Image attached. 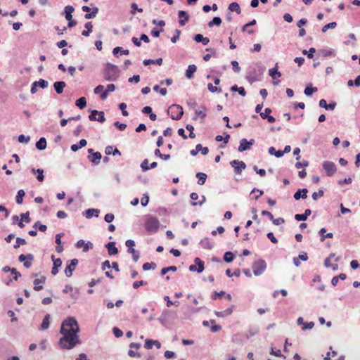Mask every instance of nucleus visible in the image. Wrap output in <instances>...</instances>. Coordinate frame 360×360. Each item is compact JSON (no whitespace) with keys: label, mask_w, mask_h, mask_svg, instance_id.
<instances>
[{"label":"nucleus","mask_w":360,"mask_h":360,"mask_svg":"<svg viewBox=\"0 0 360 360\" xmlns=\"http://www.w3.org/2000/svg\"><path fill=\"white\" fill-rule=\"evenodd\" d=\"M112 332L114 335L117 338H121L123 335V332L118 328L114 327L112 328Z\"/></svg>","instance_id":"61"},{"label":"nucleus","mask_w":360,"mask_h":360,"mask_svg":"<svg viewBox=\"0 0 360 360\" xmlns=\"http://www.w3.org/2000/svg\"><path fill=\"white\" fill-rule=\"evenodd\" d=\"M114 126L116 127L120 131H124L126 129V127H127V124H126L120 123L118 121H116L114 123Z\"/></svg>","instance_id":"64"},{"label":"nucleus","mask_w":360,"mask_h":360,"mask_svg":"<svg viewBox=\"0 0 360 360\" xmlns=\"http://www.w3.org/2000/svg\"><path fill=\"white\" fill-rule=\"evenodd\" d=\"M266 269V263L264 259H258L252 264V270L255 276L262 274Z\"/></svg>","instance_id":"6"},{"label":"nucleus","mask_w":360,"mask_h":360,"mask_svg":"<svg viewBox=\"0 0 360 360\" xmlns=\"http://www.w3.org/2000/svg\"><path fill=\"white\" fill-rule=\"evenodd\" d=\"M51 259L53 262V266L59 268L62 265V260L60 258L56 259L54 255H51Z\"/></svg>","instance_id":"55"},{"label":"nucleus","mask_w":360,"mask_h":360,"mask_svg":"<svg viewBox=\"0 0 360 360\" xmlns=\"http://www.w3.org/2000/svg\"><path fill=\"white\" fill-rule=\"evenodd\" d=\"M82 10L84 11V12H86V13L84 15V18L86 19H91V18H94L96 16V15L98 14V7H94L92 8V11L91 12V8L90 7L87 6H83L82 7Z\"/></svg>","instance_id":"10"},{"label":"nucleus","mask_w":360,"mask_h":360,"mask_svg":"<svg viewBox=\"0 0 360 360\" xmlns=\"http://www.w3.org/2000/svg\"><path fill=\"white\" fill-rule=\"evenodd\" d=\"M176 270H177V268L175 266H170L168 267H165V268L162 269V270H161V275L164 276L169 271H176Z\"/></svg>","instance_id":"48"},{"label":"nucleus","mask_w":360,"mask_h":360,"mask_svg":"<svg viewBox=\"0 0 360 360\" xmlns=\"http://www.w3.org/2000/svg\"><path fill=\"white\" fill-rule=\"evenodd\" d=\"M176 318L177 312L176 311L165 309L162 311L158 320L163 326H167L170 322L174 321Z\"/></svg>","instance_id":"3"},{"label":"nucleus","mask_w":360,"mask_h":360,"mask_svg":"<svg viewBox=\"0 0 360 360\" xmlns=\"http://www.w3.org/2000/svg\"><path fill=\"white\" fill-rule=\"evenodd\" d=\"M264 70H265V68L264 66L259 65L258 66V72L259 73L257 74L256 70L250 72L248 75L247 76V79L251 84L255 82L259 81V76L262 75Z\"/></svg>","instance_id":"7"},{"label":"nucleus","mask_w":360,"mask_h":360,"mask_svg":"<svg viewBox=\"0 0 360 360\" xmlns=\"http://www.w3.org/2000/svg\"><path fill=\"white\" fill-rule=\"evenodd\" d=\"M20 217H21V220L25 221L26 223H30L31 221L29 212H27L26 213L21 214Z\"/></svg>","instance_id":"59"},{"label":"nucleus","mask_w":360,"mask_h":360,"mask_svg":"<svg viewBox=\"0 0 360 360\" xmlns=\"http://www.w3.org/2000/svg\"><path fill=\"white\" fill-rule=\"evenodd\" d=\"M75 11V8L72 6H66L64 8V14L65 19L71 20L72 18V13Z\"/></svg>","instance_id":"21"},{"label":"nucleus","mask_w":360,"mask_h":360,"mask_svg":"<svg viewBox=\"0 0 360 360\" xmlns=\"http://www.w3.org/2000/svg\"><path fill=\"white\" fill-rule=\"evenodd\" d=\"M269 74L273 79H276V77H280L281 76V73L277 70L276 67L270 69L269 70Z\"/></svg>","instance_id":"43"},{"label":"nucleus","mask_w":360,"mask_h":360,"mask_svg":"<svg viewBox=\"0 0 360 360\" xmlns=\"http://www.w3.org/2000/svg\"><path fill=\"white\" fill-rule=\"evenodd\" d=\"M36 174L37 180L42 182L44 179V170L42 169H37Z\"/></svg>","instance_id":"54"},{"label":"nucleus","mask_w":360,"mask_h":360,"mask_svg":"<svg viewBox=\"0 0 360 360\" xmlns=\"http://www.w3.org/2000/svg\"><path fill=\"white\" fill-rule=\"evenodd\" d=\"M120 71L117 65L108 63L104 70V77L108 81H115L118 78Z\"/></svg>","instance_id":"2"},{"label":"nucleus","mask_w":360,"mask_h":360,"mask_svg":"<svg viewBox=\"0 0 360 360\" xmlns=\"http://www.w3.org/2000/svg\"><path fill=\"white\" fill-rule=\"evenodd\" d=\"M255 143L254 139H250L248 141L246 139H242L240 141V145L238 147L239 152H243L251 148V146Z\"/></svg>","instance_id":"11"},{"label":"nucleus","mask_w":360,"mask_h":360,"mask_svg":"<svg viewBox=\"0 0 360 360\" xmlns=\"http://www.w3.org/2000/svg\"><path fill=\"white\" fill-rule=\"evenodd\" d=\"M30 140V137L29 136H25L23 134H21L18 136V141L20 143H27Z\"/></svg>","instance_id":"56"},{"label":"nucleus","mask_w":360,"mask_h":360,"mask_svg":"<svg viewBox=\"0 0 360 360\" xmlns=\"http://www.w3.org/2000/svg\"><path fill=\"white\" fill-rule=\"evenodd\" d=\"M229 9L231 11H235L238 14H240V12H241V10H240V6L238 3L236 2H233L231 4H229Z\"/></svg>","instance_id":"36"},{"label":"nucleus","mask_w":360,"mask_h":360,"mask_svg":"<svg viewBox=\"0 0 360 360\" xmlns=\"http://www.w3.org/2000/svg\"><path fill=\"white\" fill-rule=\"evenodd\" d=\"M337 26V23L335 22H332L330 23H328L325 25L323 27L321 31L323 32H326L328 29H333Z\"/></svg>","instance_id":"51"},{"label":"nucleus","mask_w":360,"mask_h":360,"mask_svg":"<svg viewBox=\"0 0 360 360\" xmlns=\"http://www.w3.org/2000/svg\"><path fill=\"white\" fill-rule=\"evenodd\" d=\"M82 247H84L83 251L87 252L90 248L91 249L93 248V244L91 242L85 243L84 240H79L76 243V248H81Z\"/></svg>","instance_id":"15"},{"label":"nucleus","mask_w":360,"mask_h":360,"mask_svg":"<svg viewBox=\"0 0 360 360\" xmlns=\"http://www.w3.org/2000/svg\"><path fill=\"white\" fill-rule=\"evenodd\" d=\"M308 190L307 188L298 189L294 194L293 197L296 200L300 198L305 199L307 197Z\"/></svg>","instance_id":"17"},{"label":"nucleus","mask_w":360,"mask_h":360,"mask_svg":"<svg viewBox=\"0 0 360 360\" xmlns=\"http://www.w3.org/2000/svg\"><path fill=\"white\" fill-rule=\"evenodd\" d=\"M167 112L170 115L171 118L174 120H180L184 115L182 107L177 104L169 106Z\"/></svg>","instance_id":"5"},{"label":"nucleus","mask_w":360,"mask_h":360,"mask_svg":"<svg viewBox=\"0 0 360 360\" xmlns=\"http://www.w3.org/2000/svg\"><path fill=\"white\" fill-rule=\"evenodd\" d=\"M335 256V253H331L330 254V255L326 258L325 261H324V266L326 267V268H329L331 266V263H330V259L332 258H333Z\"/></svg>","instance_id":"53"},{"label":"nucleus","mask_w":360,"mask_h":360,"mask_svg":"<svg viewBox=\"0 0 360 360\" xmlns=\"http://www.w3.org/2000/svg\"><path fill=\"white\" fill-rule=\"evenodd\" d=\"M194 262L195 264V266H197V272L198 273H202L204 271L205 266H204V262L201 260L199 257H195L194 259Z\"/></svg>","instance_id":"26"},{"label":"nucleus","mask_w":360,"mask_h":360,"mask_svg":"<svg viewBox=\"0 0 360 360\" xmlns=\"http://www.w3.org/2000/svg\"><path fill=\"white\" fill-rule=\"evenodd\" d=\"M76 106H77L80 109H83L86 105V100L84 97H80L75 102Z\"/></svg>","instance_id":"35"},{"label":"nucleus","mask_w":360,"mask_h":360,"mask_svg":"<svg viewBox=\"0 0 360 360\" xmlns=\"http://www.w3.org/2000/svg\"><path fill=\"white\" fill-rule=\"evenodd\" d=\"M311 211L310 209H307L303 214H296L295 215V219L297 221H305L307 219L308 217L311 214Z\"/></svg>","instance_id":"20"},{"label":"nucleus","mask_w":360,"mask_h":360,"mask_svg":"<svg viewBox=\"0 0 360 360\" xmlns=\"http://www.w3.org/2000/svg\"><path fill=\"white\" fill-rule=\"evenodd\" d=\"M200 245L205 249L211 250L213 248V245L210 242L208 238H205L200 240Z\"/></svg>","instance_id":"30"},{"label":"nucleus","mask_w":360,"mask_h":360,"mask_svg":"<svg viewBox=\"0 0 360 360\" xmlns=\"http://www.w3.org/2000/svg\"><path fill=\"white\" fill-rule=\"evenodd\" d=\"M221 23V19L219 17H214L213 18L212 20L208 22V26L210 27H212L214 25L219 26Z\"/></svg>","instance_id":"45"},{"label":"nucleus","mask_w":360,"mask_h":360,"mask_svg":"<svg viewBox=\"0 0 360 360\" xmlns=\"http://www.w3.org/2000/svg\"><path fill=\"white\" fill-rule=\"evenodd\" d=\"M78 262L79 261L77 259H72L70 260V264L67 265L65 269V274L68 277H70L72 275V272L78 264Z\"/></svg>","instance_id":"13"},{"label":"nucleus","mask_w":360,"mask_h":360,"mask_svg":"<svg viewBox=\"0 0 360 360\" xmlns=\"http://www.w3.org/2000/svg\"><path fill=\"white\" fill-rule=\"evenodd\" d=\"M98 213H99V210H98L90 208V209H87L85 211L84 215H85V217L86 218L90 219L94 215H95L96 217H98Z\"/></svg>","instance_id":"25"},{"label":"nucleus","mask_w":360,"mask_h":360,"mask_svg":"<svg viewBox=\"0 0 360 360\" xmlns=\"http://www.w3.org/2000/svg\"><path fill=\"white\" fill-rule=\"evenodd\" d=\"M36 148L39 150H43L46 148V140L44 137H41L36 143Z\"/></svg>","instance_id":"28"},{"label":"nucleus","mask_w":360,"mask_h":360,"mask_svg":"<svg viewBox=\"0 0 360 360\" xmlns=\"http://www.w3.org/2000/svg\"><path fill=\"white\" fill-rule=\"evenodd\" d=\"M178 17L179 18V23L180 25H185L186 22L189 20V15L184 11H179Z\"/></svg>","instance_id":"14"},{"label":"nucleus","mask_w":360,"mask_h":360,"mask_svg":"<svg viewBox=\"0 0 360 360\" xmlns=\"http://www.w3.org/2000/svg\"><path fill=\"white\" fill-rule=\"evenodd\" d=\"M49 319H50V314H47L43 321H42V323L41 324V326H40V329L41 330H46L49 328Z\"/></svg>","instance_id":"33"},{"label":"nucleus","mask_w":360,"mask_h":360,"mask_svg":"<svg viewBox=\"0 0 360 360\" xmlns=\"http://www.w3.org/2000/svg\"><path fill=\"white\" fill-rule=\"evenodd\" d=\"M259 330L257 326H250L247 332L246 338L249 339L250 337L257 335Z\"/></svg>","instance_id":"29"},{"label":"nucleus","mask_w":360,"mask_h":360,"mask_svg":"<svg viewBox=\"0 0 360 360\" xmlns=\"http://www.w3.org/2000/svg\"><path fill=\"white\" fill-rule=\"evenodd\" d=\"M233 259H234V256L231 252L228 251V252H225V254L224 255V259L226 262L230 263L233 261Z\"/></svg>","instance_id":"44"},{"label":"nucleus","mask_w":360,"mask_h":360,"mask_svg":"<svg viewBox=\"0 0 360 360\" xmlns=\"http://www.w3.org/2000/svg\"><path fill=\"white\" fill-rule=\"evenodd\" d=\"M200 307H189L188 313L185 314V319H190L192 314L198 313L200 311Z\"/></svg>","instance_id":"40"},{"label":"nucleus","mask_w":360,"mask_h":360,"mask_svg":"<svg viewBox=\"0 0 360 360\" xmlns=\"http://www.w3.org/2000/svg\"><path fill=\"white\" fill-rule=\"evenodd\" d=\"M196 177L198 178V184L199 185H203L205 183L207 174L202 172H198Z\"/></svg>","instance_id":"34"},{"label":"nucleus","mask_w":360,"mask_h":360,"mask_svg":"<svg viewBox=\"0 0 360 360\" xmlns=\"http://www.w3.org/2000/svg\"><path fill=\"white\" fill-rule=\"evenodd\" d=\"M231 340L233 343H236L238 345H242L243 343V340L241 335L238 333L233 335L232 336Z\"/></svg>","instance_id":"41"},{"label":"nucleus","mask_w":360,"mask_h":360,"mask_svg":"<svg viewBox=\"0 0 360 360\" xmlns=\"http://www.w3.org/2000/svg\"><path fill=\"white\" fill-rule=\"evenodd\" d=\"M79 327L74 317H69L64 320L61 325L60 333L63 337L59 340V345L62 349H71L77 345L80 344L79 336Z\"/></svg>","instance_id":"1"},{"label":"nucleus","mask_w":360,"mask_h":360,"mask_svg":"<svg viewBox=\"0 0 360 360\" xmlns=\"http://www.w3.org/2000/svg\"><path fill=\"white\" fill-rule=\"evenodd\" d=\"M33 227L34 229H38L41 232H44L47 229V226L46 225L41 224L39 221L35 222Z\"/></svg>","instance_id":"49"},{"label":"nucleus","mask_w":360,"mask_h":360,"mask_svg":"<svg viewBox=\"0 0 360 360\" xmlns=\"http://www.w3.org/2000/svg\"><path fill=\"white\" fill-rule=\"evenodd\" d=\"M322 166L328 176H333L337 171L336 165L333 162L325 161L323 162Z\"/></svg>","instance_id":"9"},{"label":"nucleus","mask_w":360,"mask_h":360,"mask_svg":"<svg viewBox=\"0 0 360 360\" xmlns=\"http://www.w3.org/2000/svg\"><path fill=\"white\" fill-rule=\"evenodd\" d=\"M197 151L201 152V153L204 155H207L209 152V149L207 147H202L201 144H197L195 146Z\"/></svg>","instance_id":"50"},{"label":"nucleus","mask_w":360,"mask_h":360,"mask_svg":"<svg viewBox=\"0 0 360 360\" xmlns=\"http://www.w3.org/2000/svg\"><path fill=\"white\" fill-rule=\"evenodd\" d=\"M148 167H149L148 166V159L143 160V161L141 164V168L142 171L146 172V171L149 170Z\"/></svg>","instance_id":"60"},{"label":"nucleus","mask_w":360,"mask_h":360,"mask_svg":"<svg viewBox=\"0 0 360 360\" xmlns=\"http://www.w3.org/2000/svg\"><path fill=\"white\" fill-rule=\"evenodd\" d=\"M193 39L197 43H202L203 45H207L210 42V39L207 37H204L201 34H195Z\"/></svg>","instance_id":"23"},{"label":"nucleus","mask_w":360,"mask_h":360,"mask_svg":"<svg viewBox=\"0 0 360 360\" xmlns=\"http://www.w3.org/2000/svg\"><path fill=\"white\" fill-rule=\"evenodd\" d=\"M318 91V89L316 87H313V86H306L305 89H304V94L307 96H311L314 93Z\"/></svg>","instance_id":"38"},{"label":"nucleus","mask_w":360,"mask_h":360,"mask_svg":"<svg viewBox=\"0 0 360 360\" xmlns=\"http://www.w3.org/2000/svg\"><path fill=\"white\" fill-rule=\"evenodd\" d=\"M326 230L325 228H322L319 231V234L321 236V241H324L326 238H332L333 237V233H328L326 235H323V233H326Z\"/></svg>","instance_id":"37"},{"label":"nucleus","mask_w":360,"mask_h":360,"mask_svg":"<svg viewBox=\"0 0 360 360\" xmlns=\"http://www.w3.org/2000/svg\"><path fill=\"white\" fill-rule=\"evenodd\" d=\"M66 86V84L63 81L56 82L53 84V87L56 92L58 94H60L63 92L64 88Z\"/></svg>","instance_id":"18"},{"label":"nucleus","mask_w":360,"mask_h":360,"mask_svg":"<svg viewBox=\"0 0 360 360\" xmlns=\"http://www.w3.org/2000/svg\"><path fill=\"white\" fill-rule=\"evenodd\" d=\"M25 193L23 190H19L18 191V193H17V195H16V198H15V200H16V202L18 204H22V201H23V197L25 196Z\"/></svg>","instance_id":"39"},{"label":"nucleus","mask_w":360,"mask_h":360,"mask_svg":"<svg viewBox=\"0 0 360 360\" xmlns=\"http://www.w3.org/2000/svg\"><path fill=\"white\" fill-rule=\"evenodd\" d=\"M88 153L91 154V155L88 156L89 161L95 165H98L102 158L101 153L100 152H94V150L91 148L88 150Z\"/></svg>","instance_id":"12"},{"label":"nucleus","mask_w":360,"mask_h":360,"mask_svg":"<svg viewBox=\"0 0 360 360\" xmlns=\"http://www.w3.org/2000/svg\"><path fill=\"white\" fill-rule=\"evenodd\" d=\"M162 63V58H158L156 60H153V59H145L143 61V64L144 65H150V64H157L158 65H161Z\"/></svg>","instance_id":"31"},{"label":"nucleus","mask_w":360,"mask_h":360,"mask_svg":"<svg viewBox=\"0 0 360 360\" xmlns=\"http://www.w3.org/2000/svg\"><path fill=\"white\" fill-rule=\"evenodd\" d=\"M197 70V67L195 65H189L187 70H186L185 75L188 79L193 77V75Z\"/></svg>","instance_id":"24"},{"label":"nucleus","mask_w":360,"mask_h":360,"mask_svg":"<svg viewBox=\"0 0 360 360\" xmlns=\"http://www.w3.org/2000/svg\"><path fill=\"white\" fill-rule=\"evenodd\" d=\"M160 227L159 220L153 216H149L146 220L145 228L149 233H155L158 231Z\"/></svg>","instance_id":"4"},{"label":"nucleus","mask_w":360,"mask_h":360,"mask_svg":"<svg viewBox=\"0 0 360 360\" xmlns=\"http://www.w3.org/2000/svg\"><path fill=\"white\" fill-rule=\"evenodd\" d=\"M202 110H195V112L197 115H198L199 117H200L201 118H205L206 117V113L205 112V111H206V108L202 106Z\"/></svg>","instance_id":"58"},{"label":"nucleus","mask_w":360,"mask_h":360,"mask_svg":"<svg viewBox=\"0 0 360 360\" xmlns=\"http://www.w3.org/2000/svg\"><path fill=\"white\" fill-rule=\"evenodd\" d=\"M25 244H26V240L24 238L18 237V238H16V243H15V245H14L13 248L15 249H17V248H20V246L21 245H25Z\"/></svg>","instance_id":"52"},{"label":"nucleus","mask_w":360,"mask_h":360,"mask_svg":"<svg viewBox=\"0 0 360 360\" xmlns=\"http://www.w3.org/2000/svg\"><path fill=\"white\" fill-rule=\"evenodd\" d=\"M180 34H181V31L178 29H176L174 35L171 38V41L172 43H176L177 41V40L179 39Z\"/></svg>","instance_id":"62"},{"label":"nucleus","mask_w":360,"mask_h":360,"mask_svg":"<svg viewBox=\"0 0 360 360\" xmlns=\"http://www.w3.org/2000/svg\"><path fill=\"white\" fill-rule=\"evenodd\" d=\"M99 113V111L96 110H93L91 111V114L89 115V119L91 121H96V115Z\"/></svg>","instance_id":"63"},{"label":"nucleus","mask_w":360,"mask_h":360,"mask_svg":"<svg viewBox=\"0 0 360 360\" xmlns=\"http://www.w3.org/2000/svg\"><path fill=\"white\" fill-rule=\"evenodd\" d=\"M34 82L37 83V86L41 89H46L49 86V82L44 79H40L39 81H35Z\"/></svg>","instance_id":"46"},{"label":"nucleus","mask_w":360,"mask_h":360,"mask_svg":"<svg viewBox=\"0 0 360 360\" xmlns=\"http://www.w3.org/2000/svg\"><path fill=\"white\" fill-rule=\"evenodd\" d=\"M46 281V277L45 276H41V278H35L34 280V288L33 289L35 290V291H39L41 290V289H43V286L40 284L41 283H44Z\"/></svg>","instance_id":"16"},{"label":"nucleus","mask_w":360,"mask_h":360,"mask_svg":"<svg viewBox=\"0 0 360 360\" xmlns=\"http://www.w3.org/2000/svg\"><path fill=\"white\" fill-rule=\"evenodd\" d=\"M87 142L85 139H81L78 143L73 144L71 146V150L73 152L77 151L79 148L84 147L86 145Z\"/></svg>","instance_id":"27"},{"label":"nucleus","mask_w":360,"mask_h":360,"mask_svg":"<svg viewBox=\"0 0 360 360\" xmlns=\"http://www.w3.org/2000/svg\"><path fill=\"white\" fill-rule=\"evenodd\" d=\"M269 153L271 155H274L278 158L283 156V152H282V150H276V148L273 146L269 148Z\"/></svg>","instance_id":"32"},{"label":"nucleus","mask_w":360,"mask_h":360,"mask_svg":"<svg viewBox=\"0 0 360 360\" xmlns=\"http://www.w3.org/2000/svg\"><path fill=\"white\" fill-rule=\"evenodd\" d=\"M27 259L34 260V255L30 253L27 255L22 254L18 257V261L20 262H24Z\"/></svg>","instance_id":"42"},{"label":"nucleus","mask_w":360,"mask_h":360,"mask_svg":"<svg viewBox=\"0 0 360 360\" xmlns=\"http://www.w3.org/2000/svg\"><path fill=\"white\" fill-rule=\"evenodd\" d=\"M156 264L155 262H146L143 265V269L144 271H148L150 269H155L156 268Z\"/></svg>","instance_id":"47"},{"label":"nucleus","mask_w":360,"mask_h":360,"mask_svg":"<svg viewBox=\"0 0 360 360\" xmlns=\"http://www.w3.org/2000/svg\"><path fill=\"white\" fill-rule=\"evenodd\" d=\"M230 165L234 169V172L236 174H240L246 168V165L243 161H240L238 160H233L230 162Z\"/></svg>","instance_id":"8"},{"label":"nucleus","mask_w":360,"mask_h":360,"mask_svg":"<svg viewBox=\"0 0 360 360\" xmlns=\"http://www.w3.org/2000/svg\"><path fill=\"white\" fill-rule=\"evenodd\" d=\"M105 248L108 251L110 255H117L118 253V249L115 247V242H109L105 245Z\"/></svg>","instance_id":"19"},{"label":"nucleus","mask_w":360,"mask_h":360,"mask_svg":"<svg viewBox=\"0 0 360 360\" xmlns=\"http://www.w3.org/2000/svg\"><path fill=\"white\" fill-rule=\"evenodd\" d=\"M105 153L108 155L112 154L113 155H121V152L117 148H113L112 146H108L105 149Z\"/></svg>","instance_id":"22"},{"label":"nucleus","mask_w":360,"mask_h":360,"mask_svg":"<svg viewBox=\"0 0 360 360\" xmlns=\"http://www.w3.org/2000/svg\"><path fill=\"white\" fill-rule=\"evenodd\" d=\"M119 108L122 111V114L123 116H128L129 113L126 110V108H127V105L126 103H120L119 105Z\"/></svg>","instance_id":"57"}]
</instances>
